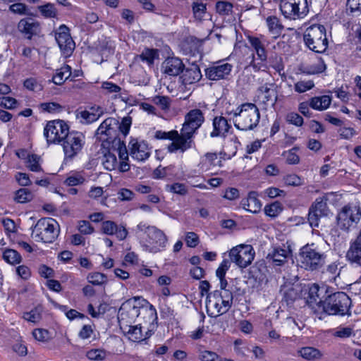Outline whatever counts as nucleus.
Instances as JSON below:
<instances>
[{
	"mask_svg": "<svg viewBox=\"0 0 361 361\" xmlns=\"http://www.w3.org/2000/svg\"><path fill=\"white\" fill-rule=\"evenodd\" d=\"M235 119L234 126L240 130H251L259 122L260 114L257 106L252 103H245L236 109L233 113Z\"/></svg>",
	"mask_w": 361,
	"mask_h": 361,
	"instance_id": "nucleus-1",
	"label": "nucleus"
},
{
	"mask_svg": "<svg viewBox=\"0 0 361 361\" xmlns=\"http://www.w3.org/2000/svg\"><path fill=\"white\" fill-rule=\"evenodd\" d=\"M351 299L344 292H336L329 295L323 301L321 314L329 315L350 314Z\"/></svg>",
	"mask_w": 361,
	"mask_h": 361,
	"instance_id": "nucleus-2",
	"label": "nucleus"
},
{
	"mask_svg": "<svg viewBox=\"0 0 361 361\" xmlns=\"http://www.w3.org/2000/svg\"><path fill=\"white\" fill-rule=\"evenodd\" d=\"M233 293L229 290H214L207 295L206 307L210 316L217 317L228 311L233 304Z\"/></svg>",
	"mask_w": 361,
	"mask_h": 361,
	"instance_id": "nucleus-3",
	"label": "nucleus"
},
{
	"mask_svg": "<svg viewBox=\"0 0 361 361\" xmlns=\"http://www.w3.org/2000/svg\"><path fill=\"white\" fill-rule=\"evenodd\" d=\"M204 121V117L200 109H192L185 115V122L180 130V134L184 140L181 143L182 147L189 149L192 147L193 135Z\"/></svg>",
	"mask_w": 361,
	"mask_h": 361,
	"instance_id": "nucleus-4",
	"label": "nucleus"
},
{
	"mask_svg": "<svg viewBox=\"0 0 361 361\" xmlns=\"http://www.w3.org/2000/svg\"><path fill=\"white\" fill-rule=\"evenodd\" d=\"M60 226L52 218H42L37 221L32 230V237L37 242L53 243L59 236Z\"/></svg>",
	"mask_w": 361,
	"mask_h": 361,
	"instance_id": "nucleus-5",
	"label": "nucleus"
},
{
	"mask_svg": "<svg viewBox=\"0 0 361 361\" xmlns=\"http://www.w3.org/2000/svg\"><path fill=\"white\" fill-rule=\"evenodd\" d=\"M326 255L314 243L304 245L299 252V261L302 267L307 270L320 269L326 262Z\"/></svg>",
	"mask_w": 361,
	"mask_h": 361,
	"instance_id": "nucleus-6",
	"label": "nucleus"
},
{
	"mask_svg": "<svg viewBox=\"0 0 361 361\" xmlns=\"http://www.w3.org/2000/svg\"><path fill=\"white\" fill-rule=\"evenodd\" d=\"M305 45L317 53H324L328 48V39L326 28L322 25H313L309 27L304 35Z\"/></svg>",
	"mask_w": 361,
	"mask_h": 361,
	"instance_id": "nucleus-7",
	"label": "nucleus"
},
{
	"mask_svg": "<svg viewBox=\"0 0 361 361\" xmlns=\"http://www.w3.org/2000/svg\"><path fill=\"white\" fill-rule=\"evenodd\" d=\"M279 8L286 18L294 20L304 18L309 12L307 0H281Z\"/></svg>",
	"mask_w": 361,
	"mask_h": 361,
	"instance_id": "nucleus-8",
	"label": "nucleus"
},
{
	"mask_svg": "<svg viewBox=\"0 0 361 361\" xmlns=\"http://www.w3.org/2000/svg\"><path fill=\"white\" fill-rule=\"evenodd\" d=\"M118 121L114 118H107L99 126L96 131V136L100 141L111 144L112 147H116L124 143L118 138Z\"/></svg>",
	"mask_w": 361,
	"mask_h": 361,
	"instance_id": "nucleus-9",
	"label": "nucleus"
},
{
	"mask_svg": "<svg viewBox=\"0 0 361 361\" xmlns=\"http://www.w3.org/2000/svg\"><path fill=\"white\" fill-rule=\"evenodd\" d=\"M65 160H72L81 151L85 145V135L78 131L69 132L61 142Z\"/></svg>",
	"mask_w": 361,
	"mask_h": 361,
	"instance_id": "nucleus-10",
	"label": "nucleus"
},
{
	"mask_svg": "<svg viewBox=\"0 0 361 361\" xmlns=\"http://www.w3.org/2000/svg\"><path fill=\"white\" fill-rule=\"evenodd\" d=\"M167 237L156 226L149 228V233L145 238L142 246L145 251L157 253L164 250L167 244Z\"/></svg>",
	"mask_w": 361,
	"mask_h": 361,
	"instance_id": "nucleus-11",
	"label": "nucleus"
},
{
	"mask_svg": "<svg viewBox=\"0 0 361 361\" xmlns=\"http://www.w3.org/2000/svg\"><path fill=\"white\" fill-rule=\"evenodd\" d=\"M68 133V126L62 120L49 121L44 130L47 142L54 144L61 142Z\"/></svg>",
	"mask_w": 361,
	"mask_h": 361,
	"instance_id": "nucleus-12",
	"label": "nucleus"
},
{
	"mask_svg": "<svg viewBox=\"0 0 361 361\" xmlns=\"http://www.w3.org/2000/svg\"><path fill=\"white\" fill-rule=\"evenodd\" d=\"M255 252L250 245L241 244L233 247L229 252L231 261L240 268L249 266L254 259Z\"/></svg>",
	"mask_w": 361,
	"mask_h": 361,
	"instance_id": "nucleus-13",
	"label": "nucleus"
},
{
	"mask_svg": "<svg viewBox=\"0 0 361 361\" xmlns=\"http://www.w3.org/2000/svg\"><path fill=\"white\" fill-rule=\"evenodd\" d=\"M360 219V208L357 206L347 205L338 214L337 223L341 229L348 231L350 227L356 225Z\"/></svg>",
	"mask_w": 361,
	"mask_h": 361,
	"instance_id": "nucleus-14",
	"label": "nucleus"
},
{
	"mask_svg": "<svg viewBox=\"0 0 361 361\" xmlns=\"http://www.w3.org/2000/svg\"><path fill=\"white\" fill-rule=\"evenodd\" d=\"M55 39L62 55L64 57L70 56L75 49V42L70 35L68 27L61 25L55 31Z\"/></svg>",
	"mask_w": 361,
	"mask_h": 361,
	"instance_id": "nucleus-15",
	"label": "nucleus"
},
{
	"mask_svg": "<svg viewBox=\"0 0 361 361\" xmlns=\"http://www.w3.org/2000/svg\"><path fill=\"white\" fill-rule=\"evenodd\" d=\"M154 137L157 140H170L172 141L168 145V151L171 153H174L178 151L183 153L188 149H184L181 147V143L183 142V138L177 130H173L169 132H165L162 130H157L155 133Z\"/></svg>",
	"mask_w": 361,
	"mask_h": 361,
	"instance_id": "nucleus-16",
	"label": "nucleus"
},
{
	"mask_svg": "<svg viewBox=\"0 0 361 361\" xmlns=\"http://www.w3.org/2000/svg\"><path fill=\"white\" fill-rule=\"evenodd\" d=\"M140 310L132 304L131 300L123 303L118 311V322L120 326L130 324L140 315Z\"/></svg>",
	"mask_w": 361,
	"mask_h": 361,
	"instance_id": "nucleus-17",
	"label": "nucleus"
},
{
	"mask_svg": "<svg viewBox=\"0 0 361 361\" xmlns=\"http://www.w3.org/2000/svg\"><path fill=\"white\" fill-rule=\"evenodd\" d=\"M328 207L326 202L317 199L309 209L308 221L312 227H318L319 219L327 216Z\"/></svg>",
	"mask_w": 361,
	"mask_h": 361,
	"instance_id": "nucleus-18",
	"label": "nucleus"
},
{
	"mask_svg": "<svg viewBox=\"0 0 361 361\" xmlns=\"http://www.w3.org/2000/svg\"><path fill=\"white\" fill-rule=\"evenodd\" d=\"M233 66L228 63H217L205 70V75L210 80L225 78L231 72Z\"/></svg>",
	"mask_w": 361,
	"mask_h": 361,
	"instance_id": "nucleus-19",
	"label": "nucleus"
},
{
	"mask_svg": "<svg viewBox=\"0 0 361 361\" xmlns=\"http://www.w3.org/2000/svg\"><path fill=\"white\" fill-rule=\"evenodd\" d=\"M128 147L130 148V154L134 159L143 161L149 157V149L144 141L133 139L129 142Z\"/></svg>",
	"mask_w": 361,
	"mask_h": 361,
	"instance_id": "nucleus-20",
	"label": "nucleus"
},
{
	"mask_svg": "<svg viewBox=\"0 0 361 361\" xmlns=\"http://www.w3.org/2000/svg\"><path fill=\"white\" fill-rule=\"evenodd\" d=\"M274 83L267 82L258 89V99L265 106H274L277 100V94Z\"/></svg>",
	"mask_w": 361,
	"mask_h": 361,
	"instance_id": "nucleus-21",
	"label": "nucleus"
},
{
	"mask_svg": "<svg viewBox=\"0 0 361 361\" xmlns=\"http://www.w3.org/2000/svg\"><path fill=\"white\" fill-rule=\"evenodd\" d=\"M345 257L352 265L361 267V230L355 240L350 243Z\"/></svg>",
	"mask_w": 361,
	"mask_h": 361,
	"instance_id": "nucleus-22",
	"label": "nucleus"
},
{
	"mask_svg": "<svg viewBox=\"0 0 361 361\" xmlns=\"http://www.w3.org/2000/svg\"><path fill=\"white\" fill-rule=\"evenodd\" d=\"M319 287L317 284H312L308 290L306 298L307 305L317 314H321L322 307H323V301L320 298Z\"/></svg>",
	"mask_w": 361,
	"mask_h": 361,
	"instance_id": "nucleus-23",
	"label": "nucleus"
},
{
	"mask_svg": "<svg viewBox=\"0 0 361 361\" xmlns=\"http://www.w3.org/2000/svg\"><path fill=\"white\" fill-rule=\"evenodd\" d=\"M184 64L177 57H169L161 64V70L164 73L169 76H177L183 71Z\"/></svg>",
	"mask_w": 361,
	"mask_h": 361,
	"instance_id": "nucleus-24",
	"label": "nucleus"
},
{
	"mask_svg": "<svg viewBox=\"0 0 361 361\" xmlns=\"http://www.w3.org/2000/svg\"><path fill=\"white\" fill-rule=\"evenodd\" d=\"M18 30L31 39L33 35L39 33L41 27L39 23L33 18H27L20 20L18 24Z\"/></svg>",
	"mask_w": 361,
	"mask_h": 361,
	"instance_id": "nucleus-25",
	"label": "nucleus"
},
{
	"mask_svg": "<svg viewBox=\"0 0 361 361\" xmlns=\"http://www.w3.org/2000/svg\"><path fill=\"white\" fill-rule=\"evenodd\" d=\"M102 231L106 235H116L117 239L119 240L126 239L128 235V231L124 226H118L112 221H103L102 224Z\"/></svg>",
	"mask_w": 361,
	"mask_h": 361,
	"instance_id": "nucleus-26",
	"label": "nucleus"
},
{
	"mask_svg": "<svg viewBox=\"0 0 361 361\" xmlns=\"http://www.w3.org/2000/svg\"><path fill=\"white\" fill-rule=\"evenodd\" d=\"M231 126L228 121L223 116H216L213 119V130L210 133L212 137H226Z\"/></svg>",
	"mask_w": 361,
	"mask_h": 361,
	"instance_id": "nucleus-27",
	"label": "nucleus"
},
{
	"mask_svg": "<svg viewBox=\"0 0 361 361\" xmlns=\"http://www.w3.org/2000/svg\"><path fill=\"white\" fill-rule=\"evenodd\" d=\"M202 78L200 68L197 65H192L183 71L181 79L185 85H190L198 82Z\"/></svg>",
	"mask_w": 361,
	"mask_h": 361,
	"instance_id": "nucleus-28",
	"label": "nucleus"
},
{
	"mask_svg": "<svg viewBox=\"0 0 361 361\" xmlns=\"http://www.w3.org/2000/svg\"><path fill=\"white\" fill-rule=\"evenodd\" d=\"M242 205L244 209L252 213L258 212L262 207L261 202L257 198V193L255 191L249 192L247 198L242 200Z\"/></svg>",
	"mask_w": 361,
	"mask_h": 361,
	"instance_id": "nucleus-29",
	"label": "nucleus"
},
{
	"mask_svg": "<svg viewBox=\"0 0 361 361\" xmlns=\"http://www.w3.org/2000/svg\"><path fill=\"white\" fill-rule=\"evenodd\" d=\"M290 255V250L281 247H276L274 248L271 252L269 253L268 257L272 259L275 265L281 266L287 261V259Z\"/></svg>",
	"mask_w": 361,
	"mask_h": 361,
	"instance_id": "nucleus-30",
	"label": "nucleus"
},
{
	"mask_svg": "<svg viewBox=\"0 0 361 361\" xmlns=\"http://www.w3.org/2000/svg\"><path fill=\"white\" fill-rule=\"evenodd\" d=\"M103 114L104 111L102 108L100 106H96L92 107L90 111H81L79 117L81 118L82 123H91L97 121Z\"/></svg>",
	"mask_w": 361,
	"mask_h": 361,
	"instance_id": "nucleus-31",
	"label": "nucleus"
},
{
	"mask_svg": "<svg viewBox=\"0 0 361 361\" xmlns=\"http://www.w3.org/2000/svg\"><path fill=\"white\" fill-rule=\"evenodd\" d=\"M121 329L128 336V338L133 342H138L144 339L141 326L138 325L126 324L121 326Z\"/></svg>",
	"mask_w": 361,
	"mask_h": 361,
	"instance_id": "nucleus-32",
	"label": "nucleus"
},
{
	"mask_svg": "<svg viewBox=\"0 0 361 361\" xmlns=\"http://www.w3.org/2000/svg\"><path fill=\"white\" fill-rule=\"evenodd\" d=\"M114 147L113 151L109 150L105 152L102 158V164L104 167L109 171L115 169L118 166V161L116 158L117 148Z\"/></svg>",
	"mask_w": 361,
	"mask_h": 361,
	"instance_id": "nucleus-33",
	"label": "nucleus"
},
{
	"mask_svg": "<svg viewBox=\"0 0 361 361\" xmlns=\"http://www.w3.org/2000/svg\"><path fill=\"white\" fill-rule=\"evenodd\" d=\"M298 354L308 361L318 360L322 358L323 354L317 348L314 347H303L298 350Z\"/></svg>",
	"mask_w": 361,
	"mask_h": 361,
	"instance_id": "nucleus-34",
	"label": "nucleus"
},
{
	"mask_svg": "<svg viewBox=\"0 0 361 361\" xmlns=\"http://www.w3.org/2000/svg\"><path fill=\"white\" fill-rule=\"evenodd\" d=\"M331 98L329 95L314 97L310 101V106L317 111L326 109L331 104Z\"/></svg>",
	"mask_w": 361,
	"mask_h": 361,
	"instance_id": "nucleus-35",
	"label": "nucleus"
},
{
	"mask_svg": "<svg viewBox=\"0 0 361 361\" xmlns=\"http://www.w3.org/2000/svg\"><path fill=\"white\" fill-rule=\"evenodd\" d=\"M117 153L121 160L120 164H118L119 169L122 172L128 171L130 169V166L127 163L128 159V153L125 143L117 145Z\"/></svg>",
	"mask_w": 361,
	"mask_h": 361,
	"instance_id": "nucleus-36",
	"label": "nucleus"
},
{
	"mask_svg": "<svg viewBox=\"0 0 361 361\" xmlns=\"http://www.w3.org/2000/svg\"><path fill=\"white\" fill-rule=\"evenodd\" d=\"M2 258L9 264L16 265L22 261L21 255L16 250L6 248L2 252Z\"/></svg>",
	"mask_w": 361,
	"mask_h": 361,
	"instance_id": "nucleus-37",
	"label": "nucleus"
},
{
	"mask_svg": "<svg viewBox=\"0 0 361 361\" xmlns=\"http://www.w3.org/2000/svg\"><path fill=\"white\" fill-rule=\"evenodd\" d=\"M71 75V68L68 65H65L57 70L56 73L53 77V82L58 85H62Z\"/></svg>",
	"mask_w": 361,
	"mask_h": 361,
	"instance_id": "nucleus-38",
	"label": "nucleus"
},
{
	"mask_svg": "<svg viewBox=\"0 0 361 361\" xmlns=\"http://www.w3.org/2000/svg\"><path fill=\"white\" fill-rule=\"evenodd\" d=\"M42 159L37 154H30L25 161L26 167L33 172H43L41 166Z\"/></svg>",
	"mask_w": 361,
	"mask_h": 361,
	"instance_id": "nucleus-39",
	"label": "nucleus"
},
{
	"mask_svg": "<svg viewBox=\"0 0 361 361\" xmlns=\"http://www.w3.org/2000/svg\"><path fill=\"white\" fill-rule=\"evenodd\" d=\"M258 59L262 61L260 63H255L254 59H252L250 66L253 68L255 71H264L267 68L266 64L264 63L267 60V54L264 46H262L255 50ZM254 58V56H252Z\"/></svg>",
	"mask_w": 361,
	"mask_h": 361,
	"instance_id": "nucleus-40",
	"label": "nucleus"
},
{
	"mask_svg": "<svg viewBox=\"0 0 361 361\" xmlns=\"http://www.w3.org/2000/svg\"><path fill=\"white\" fill-rule=\"evenodd\" d=\"M266 21L271 33L276 35L281 34L283 26L281 25L277 17L269 16Z\"/></svg>",
	"mask_w": 361,
	"mask_h": 361,
	"instance_id": "nucleus-41",
	"label": "nucleus"
},
{
	"mask_svg": "<svg viewBox=\"0 0 361 361\" xmlns=\"http://www.w3.org/2000/svg\"><path fill=\"white\" fill-rule=\"evenodd\" d=\"M33 195L31 191L27 188H21L16 191L15 200L18 203H25L32 200Z\"/></svg>",
	"mask_w": 361,
	"mask_h": 361,
	"instance_id": "nucleus-42",
	"label": "nucleus"
},
{
	"mask_svg": "<svg viewBox=\"0 0 361 361\" xmlns=\"http://www.w3.org/2000/svg\"><path fill=\"white\" fill-rule=\"evenodd\" d=\"M41 14L45 18H55L56 16V9L54 4L48 3L45 5L38 7Z\"/></svg>",
	"mask_w": 361,
	"mask_h": 361,
	"instance_id": "nucleus-43",
	"label": "nucleus"
},
{
	"mask_svg": "<svg viewBox=\"0 0 361 361\" xmlns=\"http://www.w3.org/2000/svg\"><path fill=\"white\" fill-rule=\"evenodd\" d=\"M264 212L267 216L276 217L282 212L281 204L279 202H275L271 204L265 206Z\"/></svg>",
	"mask_w": 361,
	"mask_h": 361,
	"instance_id": "nucleus-44",
	"label": "nucleus"
},
{
	"mask_svg": "<svg viewBox=\"0 0 361 361\" xmlns=\"http://www.w3.org/2000/svg\"><path fill=\"white\" fill-rule=\"evenodd\" d=\"M206 4L199 2L193 3L192 12L196 19L199 20H202L206 13Z\"/></svg>",
	"mask_w": 361,
	"mask_h": 361,
	"instance_id": "nucleus-45",
	"label": "nucleus"
},
{
	"mask_svg": "<svg viewBox=\"0 0 361 361\" xmlns=\"http://www.w3.org/2000/svg\"><path fill=\"white\" fill-rule=\"evenodd\" d=\"M24 87L32 92H40L42 90V85L33 78H27L24 81Z\"/></svg>",
	"mask_w": 361,
	"mask_h": 361,
	"instance_id": "nucleus-46",
	"label": "nucleus"
},
{
	"mask_svg": "<svg viewBox=\"0 0 361 361\" xmlns=\"http://www.w3.org/2000/svg\"><path fill=\"white\" fill-rule=\"evenodd\" d=\"M232 8V4L228 1H219L216 4V9L221 15H228L231 12Z\"/></svg>",
	"mask_w": 361,
	"mask_h": 361,
	"instance_id": "nucleus-47",
	"label": "nucleus"
},
{
	"mask_svg": "<svg viewBox=\"0 0 361 361\" xmlns=\"http://www.w3.org/2000/svg\"><path fill=\"white\" fill-rule=\"evenodd\" d=\"M40 108L42 111L48 113L59 112L63 109L62 106L56 102L42 103L40 104Z\"/></svg>",
	"mask_w": 361,
	"mask_h": 361,
	"instance_id": "nucleus-48",
	"label": "nucleus"
},
{
	"mask_svg": "<svg viewBox=\"0 0 361 361\" xmlns=\"http://www.w3.org/2000/svg\"><path fill=\"white\" fill-rule=\"evenodd\" d=\"M77 228L78 231L83 235L92 234L94 231L91 224L86 220L79 221L78 223Z\"/></svg>",
	"mask_w": 361,
	"mask_h": 361,
	"instance_id": "nucleus-49",
	"label": "nucleus"
},
{
	"mask_svg": "<svg viewBox=\"0 0 361 361\" xmlns=\"http://www.w3.org/2000/svg\"><path fill=\"white\" fill-rule=\"evenodd\" d=\"M157 55V52L156 49H145L140 57L143 61H146L148 64H152L154 62V60Z\"/></svg>",
	"mask_w": 361,
	"mask_h": 361,
	"instance_id": "nucleus-50",
	"label": "nucleus"
},
{
	"mask_svg": "<svg viewBox=\"0 0 361 361\" xmlns=\"http://www.w3.org/2000/svg\"><path fill=\"white\" fill-rule=\"evenodd\" d=\"M286 121L298 127L302 126L304 121L303 118L295 112L288 113L286 116Z\"/></svg>",
	"mask_w": 361,
	"mask_h": 361,
	"instance_id": "nucleus-51",
	"label": "nucleus"
},
{
	"mask_svg": "<svg viewBox=\"0 0 361 361\" xmlns=\"http://www.w3.org/2000/svg\"><path fill=\"white\" fill-rule=\"evenodd\" d=\"M41 312L39 308H35L28 312H25L23 318L30 322L37 323L41 319Z\"/></svg>",
	"mask_w": 361,
	"mask_h": 361,
	"instance_id": "nucleus-52",
	"label": "nucleus"
},
{
	"mask_svg": "<svg viewBox=\"0 0 361 361\" xmlns=\"http://www.w3.org/2000/svg\"><path fill=\"white\" fill-rule=\"evenodd\" d=\"M283 180L286 185L290 186H299L302 184V180L296 174H288L284 176Z\"/></svg>",
	"mask_w": 361,
	"mask_h": 361,
	"instance_id": "nucleus-53",
	"label": "nucleus"
},
{
	"mask_svg": "<svg viewBox=\"0 0 361 361\" xmlns=\"http://www.w3.org/2000/svg\"><path fill=\"white\" fill-rule=\"evenodd\" d=\"M299 298L298 291L295 288H288L284 293L283 299L288 305L292 304Z\"/></svg>",
	"mask_w": 361,
	"mask_h": 361,
	"instance_id": "nucleus-54",
	"label": "nucleus"
},
{
	"mask_svg": "<svg viewBox=\"0 0 361 361\" xmlns=\"http://www.w3.org/2000/svg\"><path fill=\"white\" fill-rule=\"evenodd\" d=\"M153 102L161 109H168L170 106V98L166 96H156L153 98Z\"/></svg>",
	"mask_w": 361,
	"mask_h": 361,
	"instance_id": "nucleus-55",
	"label": "nucleus"
},
{
	"mask_svg": "<svg viewBox=\"0 0 361 361\" xmlns=\"http://www.w3.org/2000/svg\"><path fill=\"white\" fill-rule=\"evenodd\" d=\"M132 123V118L130 116L124 117L121 123L118 124V129L122 134L126 136L130 130V126Z\"/></svg>",
	"mask_w": 361,
	"mask_h": 361,
	"instance_id": "nucleus-56",
	"label": "nucleus"
},
{
	"mask_svg": "<svg viewBox=\"0 0 361 361\" xmlns=\"http://www.w3.org/2000/svg\"><path fill=\"white\" fill-rule=\"evenodd\" d=\"M88 281L94 285H100L105 282L106 276L101 273L95 272L90 274L87 276Z\"/></svg>",
	"mask_w": 361,
	"mask_h": 361,
	"instance_id": "nucleus-57",
	"label": "nucleus"
},
{
	"mask_svg": "<svg viewBox=\"0 0 361 361\" xmlns=\"http://www.w3.org/2000/svg\"><path fill=\"white\" fill-rule=\"evenodd\" d=\"M314 87V83L311 80L299 81L295 85V90L299 93L305 92Z\"/></svg>",
	"mask_w": 361,
	"mask_h": 361,
	"instance_id": "nucleus-58",
	"label": "nucleus"
},
{
	"mask_svg": "<svg viewBox=\"0 0 361 361\" xmlns=\"http://www.w3.org/2000/svg\"><path fill=\"white\" fill-rule=\"evenodd\" d=\"M185 242L189 247H195L200 243L198 235L194 232H188L185 234Z\"/></svg>",
	"mask_w": 361,
	"mask_h": 361,
	"instance_id": "nucleus-59",
	"label": "nucleus"
},
{
	"mask_svg": "<svg viewBox=\"0 0 361 361\" xmlns=\"http://www.w3.org/2000/svg\"><path fill=\"white\" fill-rule=\"evenodd\" d=\"M353 334V329L350 327H338L337 328L333 335L336 337L345 338L351 336Z\"/></svg>",
	"mask_w": 361,
	"mask_h": 361,
	"instance_id": "nucleus-60",
	"label": "nucleus"
},
{
	"mask_svg": "<svg viewBox=\"0 0 361 361\" xmlns=\"http://www.w3.org/2000/svg\"><path fill=\"white\" fill-rule=\"evenodd\" d=\"M85 181V178L80 174H74L68 176L66 180L65 183L68 186H75L80 184L83 183Z\"/></svg>",
	"mask_w": 361,
	"mask_h": 361,
	"instance_id": "nucleus-61",
	"label": "nucleus"
},
{
	"mask_svg": "<svg viewBox=\"0 0 361 361\" xmlns=\"http://www.w3.org/2000/svg\"><path fill=\"white\" fill-rule=\"evenodd\" d=\"M34 338L41 342H46L49 340V331L43 329H35L32 332Z\"/></svg>",
	"mask_w": 361,
	"mask_h": 361,
	"instance_id": "nucleus-62",
	"label": "nucleus"
},
{
	"mask_svg": "<svg viewBox=\"0 0 361 361\" xmlns=\"http://www.w3.org/2000/svg\"><path fill=\"white\" fill-rule=\"evenodd\" d=\"M326 274H329V280L336 281V278L339 276L340 269L335 263L331 264L327 267Z\"/></svg>",
	"mask_w": 361,
	"mask_h": 361,
	"instance_id": "nucleus-63",
	"label": "nucleus"
},
{
	"mask_svg": "<svg viewBox=\"0 0 361 361\" xmlns=\"http://www.w3.org/2000/svg\"><path fill=\"white\" fill-rule=\"evenodd\" d=\"M218 358L216 353L209 350L201 351L200 354V359L202 361H216Z\"/></svg>",
	"mask_w": 361,
	"mask_h": 361,
	"instance_id": "nucleus-64",
	"label": "nucleus"
}]
</instances>
